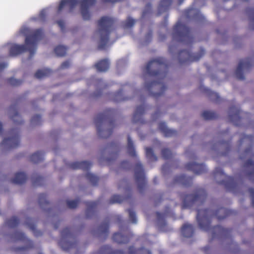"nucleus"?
I'll return each mask as SVG.
<instances>
[{"mask_svg": "<svg viewBox=\"0 0 254 254\" xmlns=\"http://www.w3.org/2000/svg\"><path fill=\"white\" fill-rule=\"evenodd\" d=\"M78 2L77 0H62L58 7V12L63 10L65 7H68L69 11H71Z\"/></svg>", "mask_w": 254, "mask_h": 254, "instance_id": "22", "label": "nucleus"}, {"mask_svg": "<svg viewBox=\"0 0 254 254\" xmlns=\"http://www.w3.org/2000/svg\"><path fill=\"white\" fill-rule=\"evenodd\" d=\"M162 194L159 196V198L155 200V204L156 205H157L159 203L161 202L162 200Z\"/></svg>", "mask_w": 254, "mask_h": 254, "instance_id": "63", "label": "nucleus"}, {"mask_svg": "<svg viewBox=\"0 0 254 254\" xmlns=\"http://www.w3.org/2000/svg\"><path fill=\"white\" fill-rule=\"evenodd\" d=\"M67 49L65 46L59 45L54 49V52L57 56L64 57L66 55Z\"/></svg>", "mask_w": 254, "mask_h": 254, "instance_id": "39", "label": "nucleus"}, {"mask_svg": "<svg viewBox=\"0 0 254 254\" xmlns=\"http://www.w3.org/2000/svg\"><path fill=\"white\" fill-rule=\"evenodd\" d=\"M7 83L12 86H18L21 84L22 80L16 79L13 77L8 78L6 80Z\"/></svg>", "mask_w": 254, "mask_h": 254, "instance_id": "50", "label": "nucleus"}, {"mask_svg": "<svg viewBox=\"0 0 254 254\" xmlns=\"http://www.w3.org/2000/svg\"><path fill=\"white\" fill-rule=\"evenodd\" d=\"M158 128L165 137H172L177 134V131L175 130L169 129L164 122L160 123Z\"/></svg>", "mask_w": 254, "mask_h": 254, "instance_id": "26", "label": "nucleus"}, {"mask_svg": "<svg viewBox=\"0 0 254 254\" xmlns=\"http://www.w3.org/2000/svg\"><path fill=\"white\" fill-rule=\"evenodd\" d=\"M145 154L146 158L151 161H156L157 157L154 153L153 149L151 147L145 148Z\"/></svg>", "mask_w": 254, "mask_h": 254, "instance_id": "42", "label": "nucleus"}, {"mask_svg": "<svg viewBox=\"0 0 254 254\" xmlns=\"http://www.w3.org/2000/svg\"><path fill=\"white\" fill-rule=\"evenodd\" d=\"M57 23L58 24L59 26L61 27L62 29H63L64 28V22L62 20H59L57 21Z\"/></svg>", "mask_w": 254, "mask_h": 254, "instance_id": "62", "label": "nucleus"}, {"mask_svg": "<svg viewBox=\"0 0 254 254\" xmlns=\"http://www.w3.org/2000/svg\"><path fill=\"white\" fill-rule=\"evenodd\" d=\"M127 99L126 97L123 96V92L122 90H120L114 94L113 101L115 102H120L125 101Z\"/></svg>", "mask_w": 254, "mask_h": 254, "instance_id": "48", "label": "nucleus"}, {"mask_svg": "<svg viewBox=\"0 0 254 254\" xmlns=\"http://www.w3.org/2000/svg\"><path fill=\"white\" fill-rule=\"evenodd\" d=\"M27 180V176L23 172H18L15 174L14 177L11 180V182L15 184H23Z\"/></svg>", "mask_w": 254, "mask_h": 254, "instance_id": "30", "label": "nucleus"}, {"mask_svg": "<svg viewBox=\"0 0 254 254\" xmlns=\"http://www.w3.org/2000/svg\"><path fill=\"white\" fill-rule=\"evenodd\" d=\"M213 173L217 183L224 186L227 191L234 193L238 191L240 186L238 181L234 178L226 175L221 168H216Z\"/></svg>", "mask_w": 254, "mask_h": 254, "instance_id": "6", "label": "nucleus"}, {"mask_svg": "<svg viewBox=\"0 0 254 254\" xmlns=\"http://www.w3.org/2000/svg\"><path fill=\"white\" fill-rule=\"evenodd\" d=\"M241 111L235 106L230 108L229 118L230 121L236 126L240 125L241 121Z\"/></svg>", "mask_w": 254, "mask_h": 254, "instance_id": "18", "label": "nucleus"}, {"mask_svg": "<svg viewBox=\"0 0 254 254\" xmlns=\"http://www.w3.org/2000/svg\"><path fill=\"white\" fill-rule=\"evenodd\" d=\"M99 254H125L124 252L120 250L113 251L108 245L102 247L99 250Z\"/></svg>", "mask_w": 254, "mask_h": 254, "instance_id": "34", "label": "nucleus"}, {"mask_svg": "<svg viewBox=\"0 0 254 254\" xmlns=\"http://www.w3.org/2000/svg\"><path fill=\"white\" fill-rule=\"evenodd\" d=\"M11 136L5 138L0 144L6 149L9 150L17 147L20 144L19 131L17 129H12L10 131Z\"/></svg>", "mask_w": 254, "mask_h": 254, "instance_id": "12", "label": "nucleus"}, {"mask_svg": "<svg viewBox=\"0 0 254 254\" xmlns=\"http://www.w3.org/2000/svg\"><path fill=\"white\" fill-rule=\"evenodd\" d=\"M249 191L250 193L251 197L252 198V202L253 205L254 206V189L253 188H250L249 189Z\"/></svg>", "mask_w": 254, "mask_h": 254, "instance_id": "59", "label": "nucleus"}, {"mask_svg": "<svg viewBox=\"0 0 254 254\" xmlns=\"http://www.w3.org/2000/svg\"><path fill=\"white\" fill-rule=\"evenodd\" d=\"M98 203V202L96 201L86 202V205L87 206L86 215L87 218H90L92 214H94L97 206Z\"/></svg>", "mask_w": 254, "mask_h": 254, "instance_id": "31", "label": "nucleus"}, {"mask_svg": "<svg viewBox=\"0 0 254 254\" xmlns=\"http://www.w3.org/2000/svg\"><path fill=\"white\" fill-rule=\"evenodd\" d=\"M175 182L180 183L184 186L188 187L192 184V178L190 177H187L184 175L177 176L175 178Z\"/></svg>", "mask_w": 254, "mask_h": 254, "instance_id": "29", "label": "nucleus"}, {"mask_svg": "<svg viewBox=\"0 0 254 254\" xmlns=\"http://www.w3.org/2000/svg\"><path fill=\"white\" fill-rule=\"evenodd\" d=\"M11 238L14 241H20L24 242L26 245L22 247H17L14 249V251L16 252H25L27 251L29 249L33 248V242L28 239L24 233L19 232L16 231L12 235Z\"/></svg>", "mask_w": 254, "mask_h": 254, "instance_id": "13", "label": "nucleus"}, {"mask_svg": "<svg viewBox=\"0 0 254 254\" xmlns=\"http://www.w3.org/2000/svg\"><path fill=\"white\" fill-rule=\"evenodd\" d=\"M131 236L129 229L126 227L123 230H121L120 232L114 233L112 239L113 241L118 244H126L129 242Z\"/></svg>", "mask_w": 254, "mask_h": 254, "instance_id": "15", "label": "nucleus"}, {"mask_svg": "<svg viewBox=\"0 0 254 254\" xmlns=\"http://www.w3.org/2000/svg\"><path fill=\"white\" fill-rule=\"evenodd\" d=\"M7 66V64L4 63H0V71L3 70Z\"/></svg>", "mask_w": 254, "mask_h": 254, "instance_id": "64", "label": "nucleus"}, {"mask_svg": "<svg viewBox=\"0 0 254 254\" xmlns=\"http://www.w3.org/2000/svg\"><path fill=\"white\" fill-rule=\"evenodd\" d=\"M181 231L184 237L190 238L194 234V228L192 225L186 223L182 226Z\"/></svg>", "mask_w": 254, "mask_h": 254, "instance_id": "27", "label": "nucleus"}, {"mask_svg": "<svg viewBox=\"0 0 254 254\" xmlns=\"http://www.w3.org/2000/svg\"><path fill=\"white\" fill-rule=\"evenodd\" d=\"M79 202V199H77L73 200H67L66 204L69 208L73 209L75 208Z\"/></svg>", "mask_w": 254, "mask_h": 254, "instance_id": "53", "label": "nucleus"}, {"mask_svg": "<svg viewBox=\"0 0 254 254\" xmlns=\"http://www.w3.org/2000/svg\"><path fill=\"white\" fill-rule=\"evenodd\" d=\"M253 65V62L252 59L247 58L245 60H241L237 67L235 71V74L237 78L240 80L245 79L243 70V68L249 69Z\"/></svg>", "mask_w": 254, "mask_h": 254, "instance_id": "16", "label": "nucleus"}, {"mask_svg": "<svg viewBox=\"0 0 254 254\" xmlns=\"http://www.w3.org/2000/svg\"><path fill=\"white\" fill-rule=\"evenodd\" d=\"M97 70L99 72H106L110 67V62L108 59H105L98 61L94 65Z\"/></svg>", "mask_w": 254, "mask_h": 254, "instance_id": "25", "label": "nucleus"}, {"mask_svg": "<svg viewBox=\"0 0 254 254\" xmlns=\"http://www.w3.org/2000/svg\"><path fill=\"white\" fill-rule=\"evenodd\" d=\"M152 12V6L151 3H147L142 14V17L145 18L147 15L150 14Z\"/></svg>", "mask_w": 254, "mask_h": 254, "instance_id": "52", "label": "nucleus"}, {"mask_svg": "<svg viewBox=\"0 0 254 254\" xmlns=\"http://www.w3.org/2000/svg\"><path fill=\"white\" fill-rule=\"evenodd\" d=\"M114 112V110L108 109L106 110L103 113L98 114L95 118L94 122L97 133L100 137L107 138L112 133V129L102 130L101 127L105 121L110 118L111 115H112Z\"/></svg>", "mask_w": 254, "mask_h": 254, "instance_id": "8", "label": "nucleus"}, {"mask_svg": "<svg viewBox=\"0 0 254 254\" xmlns=\"http://www.w3.org/2000/svg\"><path fill=\"white\" fill-rule=\"evenodd\" d=\"M52 73V70L49 68H44L38 70L35 73V77L40 79L49 76Z\"/></svg>", "mask_w": 254, "mask_h": 254, "instance_id": "36", "label": "nucleus"}, {"mask_svg": "<svg viewBox=\"0 0 254 254\" xmlns=\"http://www.w3.org/2000/svg\"><path fill=\"white\" fill-rule=\"evenodd\" d=\"M172 36V43H191L193 42V37L190 34V28L178 22L173 27Z\"/></svg>", "mask_w": 254, "mask_h": 254, "instance_id": "7", "label": "nucleus"}, {"mask_svg": "<svg viewBox=\"0 0 254 254\" xmlns=\"http://www.w3.org/2000/svg\"><path fill=\"white\" fill-rule=\"evenodd\" d=\"M204 91L212 101L215 102H218L219 101L220 97L217 93L213 92L207 88H205Z\"/></svg>", "mask_w": 254, "mask_h": 254, "instance_id": "41", "label": "nucleus"}, {"mask_svg": "<svg viewBox=\"0 0 254 254\" xmlns=\"http://www.w3.org/2000/svg\"><path fill=\"white\" fill-rule=\"evenodd\" d=\"M135 23V20L131 18H128L125 22V27L127 28L131 27Z\"/></svg>", "mask_w": 254, "mask_h": 254, "instance_id": "56", "label": "nucleus"}, {"mask_svg": "<svg viewBox=\"0 0 254 254\" xmlns=\"http://www.w3.org/2000/svg\"><path fill=\"white\" fill-rule=\"evenodd\" d=\"M169 66L166 60L162 57H159L148 62L145 67L146 73L150 77H155L157 80L145 83V88L149 95L155 98L162 95L167 88L163 82V79L167 75V69Z\"/></svg>", "mask_w": 254, "mask_h": 254, "instance_id": "2", "label": "nucleus"}, {"mask_svg": "<svg viewBox=\"0 0 254 254\" xmlns=\"http://www.w3.org/2000/svg\"><path fill=\"white\" fill-rule=\"evenodd\" d=\"M86 179L93 185H97L99 181V178L93 174L88 173L85 176Z\"/></svg>", "mask_w": 254, "mask_h": 254, "instance_id": "45", "label": "nucleus"}, {"mask_svg": "<svg viewBox=\"0 0 254 254\" xmlns=\"http://www.w3.org/2000/svg\"><path fill=\"white\" fill-rule=\"evenodd\" d=\"M38 202L41 208L46 209L44 205H49V202L47 200V195L45 193H40L38 197Z\"/></svg>", "mask_w": 254, "mask_h": 254, "instance_id": "40", "label": "nucleus"}, {"mask_svg": "<svg viewBox=\"0 0 254 254\" xmlns=\"http://www.w3.org/2000/svg\"><path fill=\"white\" fill-rule=\"evenodd\" d=\"M134 177L138 191L142 193L146 187V180L143 166L140 162L136 163L135 165Z\"/></svg>", "mask_w": 254, "mask_h": 254, "instance_id": "10", "label": "nucleus"}, {"mask_svg": "<svg viewBox=\"0 0 254 254\" xmlns=\"http://www.w3.org/2000/svg\"><path fill=\"white\" fill-rule=\"evenodd\" d=\"M109 148L111 149H115V152L113 153L114 159L116 158L118 155V152L119 151V145L115 143H112L109 145Z\"/></svg>", "mask_w": 254, "mask_h": 254, "instance_id": "54", "label": "nucleus"}, {"mask_svg": "<svg viewBox=\"0 0 254 254\" xmlns=\"http://www.w3.org/2000/svg\"><path fill=\"white\" fill-rule=\"evenodd\" d=\"M202 118L205 120H212L217 118L218 115L214 112L204 111L201 114Z\"/></svg>", "mask_w": 254, "mask_h": 254, "instance_id": "38", "label": "nucleus"}, {"mask_svg": "<svg viewBox=\"0 0 254 254\" xmlns=\"http://www.w3.org/2000/svg\"><path fill=\"white\" fill-rule=\"evenodd\" d=\"M69 66L70 62L68 61H66L61 64L60 68V69H64L68 68Z\"/></svg>", "mask_w": 254, "mask_h": 254, "instance_id": "58", "label": "nucleus"}, {"mask_svg": "<svg viewBox=\"0 0 254 254\" xmlns=\"http://www.w3.org/2000/svg\"><path fill=\"white\" fill-rule=\"evenodd\" d=\"M179 196L182 203V209H186L190 208L195 204L203 203L206 198L207 193L203 189L198 188L192 194L181 193Z\"/></svg>", "mask_w": 254, "mask_h": 254, "instance_id": "5", "label": "nucleus"}, {"mask_svg": "<svg viewBox=\"0 0 254 254\" xmlns=\"http://www.w3.org/2000/svg\"><path fill=\"white\" fill-rule=\"evenodd\" d=\"M19 223V220L15 216H13L6 221V225L11 228L16 227Z\"/></svg>", "mask_w": 254, "mask_h": 254, "instance_id": "44", "label": "nucleus"}, {"mask_svg": "<svg viewBox=\"0 0 254 254\" xmlns=\"http://www.w3.org/2000/svg\"><path fill=\"white\" fill-rule=\"evenodd\" d=\"M187 170L193 172L195 174L200 175L206 172V168L203 164H198L195 162H190L186 165Z\"/></svg>", "mask_w": 254, "mask_h": 254, "instance_id": "19", "label": "nucleus"}, {"mask_svg": "<svg viewBox=\"0 0 254 254\" xmlns=\"http://www.w3.org/2000/svg\"><path fill=\"white\" fill-rule=\"evenodd\" d=\"M10 110L11 111V119L14 123L18 125L23 124V121L22 120L21 117L19 114L15 106H11L10 107Z\"/></svg>", "mask_w": 254, "mask_h": 254, "instance_id": "28", "label": "nucleus"}, {"mask_svg": "<svg viewBox=\"0 0 254 254\" xmlns=\"http://www.w3.org/2000/svg\"><path fill=\"white\" fill-rule=\"evenodd\" d=\"M137 251L133 247H130L128 249L129 254H136Z\"/></svg>", "mask_w": 254, "mask_h": 254, "instance_id": "61", "label": "nucleus"}, {"mask_svg": "<svg viewBox=\"0 0 254 254\" xmlns=\"http://www.w3.org/2000/svg\"><path fill=\"white\" fill-rule=\"evenodd\" d=\"M91 162L87 161L81 162H74L70 164V167L72 169H82L84 171H88L91 167Z\"/></svg>", "mask_w": 254, "mask_h": 254, "instance_id": "23", "label": "nucleus"}, {"mask_svg": "<svg viewBox=\"0 0 254 254\" xmlns=\"http://www.w3.org/2000/svg\"><path fill=\"white\" fill-rule=\"evenodd\" d=\"M172 2V0H161L158 6L157 16L167 10Z\"/></svg>", "mask_w": 254, "mask_h": 254, "instance_id": "33", "label": "nucleus"}, {"mask_svg": "<svg viewBox=\"0 0 254 254\" xmlns=\"http://www.w3.org/2000/svg\"><path fill=\"white\" fill-rule=\"evenodd\" d=\"M145 110V106L144 105H141L136 107L133 116V122L134 123H144V121L142 119V116L144 114Z\"/></svg>", "mask_w": 254, "mask_h": 254, "instance_id": "21", "label": "nucleus"}, {"mask_svg": "<svg viewBox=\"0 0 254 254\" xmlns=\"http://www.w3.org/2000/svg\"><path fill=\"white\" fill-rule=\"evenodd\" d=\"M31 123L33 125H39L41 123V116L39 115L34 116L31 120Z\"/></svg>", "mask_w": 254, "mask_h": 254, "instance_id": "55", "label": "nucleus"}, {"mask_svg": "<svg viewBox=\"0 0 254 254\" xmlns=\"http://www.w3.org/2000/svg\"><path fill=\"white\" fill-rule=\"evenodd\" d=\"M205 54V50L201 48L199 53L193 55L190 51L184 50L178 54V60L180 64H185L198 61Z\"/></svg>", "mask_w": 254, "mask_h": 254, "instance_id": "11", "label": "nucleus"}, {"mask_svg": "<svg viewBox=\"0 0 254 254\" xmlns=\"http://www.w3.org/2000/svg\"><path fill=\"white\" fill-rule=\"evenodd\" d=\"M170 212V208L166 207L164 213H161L159 212L156 213L157 221L160 225H166L165 217L169 215Z\"/></svg>", "mask_w": 254, "mask_h": 254, "instance_id": "32", "label": "nucleus"}, {"mask_svg": "<svg viewBox=\"0 0 254 254\" xmlns=\"http://www.w3.org/2000/svg\"><path fill=\"white\" fill-rule=\"evenodd\" d=\"M127 152L130 156L132 157L136 156L133 142L129 135L127 136Z\"/></svg>", "mask_w": 254, "mask_h": 254, "instance_id": "37", "label": "nucleus"}, {"mask_svg": "<svg viewBox=\"0 0 254 254\" xmlns=\"http://www.w3.org/2000/svg\"><path fill=\"white\" fill-rule=\"evenodd\" d=\"M73 235V234L70 227H66L61 231L62 240L59 242V245L64 250L68 251L74 247L75 243L64 240L67 238H72Z\"/></svg>", "mask_w": 254, "mask_h": 254, "instance_id": "14", "label": "nucleus"}, {"mask_svg": "<svg viewBox=\"0 0 254 254\" xmlns=\"http://www.w3.org/2000/svg\"><path fill=\"white\" fill-rule=\"evenodd\" d=\"M196 219L200 229L206 232L211 231L212 238L217 237H226L232 230L217 225L211 227V219L216 217L218 220H222L232 214L233 211L224 207H220L216 211L210 209H197Z\"/></svg>", "mask_w": 254, "mask_h": 254, "instance_id": "1", "label": "nucleus"}, {"mask_svg": "<svg viewBox=\"0 0 254 254\" xmlns=\"http://www.w3.org/2000/svg\"><path fill=\"white\" fill-rule=\"evenodd\" d=\"M24 34L29 33L25 38V44L18 45L16 44L11 45L9 53L10 56H16L23 52L28 51L30 53V58H31L36 50L37 43L43 36V31L42 29H37L31 31L28 28H24L22 30Z\"/></svg>", "mask_w": 254, "mask_h": 254, "instance_id": "3", "label": "nucleus"}, {"mask_svg": "<svg viewBox=\"0 0 254 254\" xmlns=\"http://www.w3.org/2000/svg\"><path fill=\"white\" fill-rule=\"evenodd\" d=\"M162 157L165 160L170 159L173 157V154L171 150L168 148H164L161 151Z\"/></svg>", "mask_w": 254, "mask_h": 254, "instance_id": "49", "label": "nucleus"}, {"mask_svg": "<svg viewBox=\"0 0 254 254\" xmlns=\"http://www.w3.org/2000/svg\"><path fill=\"white\" fill-rule=\"evenodd\" d=\"M115 20L113 18L108 16H103L98 21V32L100 35L98 49L103 50L109 39V35L113 30Z\"/></svg>", "mask_w": 254, "mask_h": 254, "instance_id": "4", "label": "nucleus"}, {"mask_svg": "<svg viewBox=\"0 0 254 254\" xmlns=\"http://www.w3.org/2000/svg\"><path fill=\"white\" fill-rule=\"evenodd\" d=\"M121 166L123 169H128L130 166L129 162L127 161H124L121 162Z\"/></svg>", "mask_w": 254, "mask_h": 254, "instance_id": "57", "label": "nucleus"}, {"mask_svg": "<svg viewBox=\"0 0 254 254\" xmlns=\"http://www.w3.org/2000/svg\"><path fill=\"white\" fill-rule=\"evenodd\" d=\"M127 211L129 214V220L131 221V222L134 224L136 223L137 218L136 217L135 212L131 209H127Z\"/></svg>", "mask_w": 254, "mask_h": 254, "instance_id": "51", "label": "nucleus"}, {"mask_svg": "<svg viewBox=\"0 0 254 254\" xmlns=\"http://www.w3.org/2000/svg\"><path fill=\"white\" fill-rule=\"evenodd\" d=\"M246 12L250 18L251 27L252 29L254 30V8H248Z\"/></svg>", "mask_w": 254, "mask_h": 254, "instance_id": "47", "label": "nucleus"}, {"mask_svg": "<svg viewBox=\"0 0 254 254\" xmlns=\"http://www.w3.org/2000/svg\"><path fill=\"white\" fill-rule=\"evenodd\" d=\"M25 225L33 232L34 235L36 237L41 236L42 235V233L40 231L37 230L36 222L32 218L27 217L25 220Z\"/></svg>", "mask_w": 254, "mask_h": 254, "instance_id": "24", "label": "nucleus"}, {"mask_svg": "<svg viewBox=\"0 0 254 254\" xmlns=\"http://www.w3.org/2000/svg\"><path fill=\"white\" fill-rule=\"evenodd\" d=\"M109 221H105L101 224L98 227L96 235L98 237L102 238L105 239L109 234Z\"/></svg>", "mask_w": 254, "mask_h": 254, "instance_id": "20", "label": "nucleus"}, {"mask_svg": "<svg viewBox=\"0 0 254 254\" xmlns=\"http://www.w3.org/2000/svg\"><path fill=\"white\" fill-rule=\"evenodd\" d=\"M96 0H81L80 10L83 18L84 20H88L90 19V14L89 11L90 7L95 4Z\"/></svg>", "mask_w": 254, "mask_h": 254, "instance_id": "17", "label": "nucleus"}, {"mask_svg": "<svg viewBox=\"0 0 254 254\" xmlns=\"http://www.w3.org/2000/svg\"><path fill=\"white\" fill-rule=\"evenodd\" d=\"M177 46L175 44H170L169 46V52L173 54L174 52V51L176 49Z\"/></svg>", "mask_w": 254, "mask_h": 254, "instance_id": "60", "label": "nucleus"}, {"mask_svg": "<svg viewBox=\"0 0 254 254\" xmlns=\"http://www.w3.org/2000/svg\"><path fill=\"white\" fill-rule=\"evenodd\" d=\"M128 198V197H124L120 195H114L111 197L109 203L110 204H113L115 203H120L124 202L125 200H127Z\"/></svg>", "mask_w": 254, "mask_h": 254, "instance_id": "43", "label": "nucleus"}, {"mask_svg": "<svg viewBox=\"0 0 254 254\" xmlns=\"http://www.w3.org/2000/svg\"><path fill=\"white\" fill-rule=\"evenodd\" d=\"M44 153L43 152L37 151L30 156V160L34 163H38L41 162L44 159Z\"/></svg>", "mask_w": 254, "mask_h": 254, "instance_id": "35", "label": "nucleus"}, {"mask_svg": "<svg viewBox=\"0 0 254 254\" xmlns=\"http://www.w3.org/2000/svg\"><path fill=\"white\" fill-rule=\"evenodd\" d=\"M254 157V154L253 153V149L252 147L247 148L243 152L240 158L242 160L246 158H249V159L245 163L244 167L247 169L250 170L247 173V177L252 182L254 183V162L252 160V158Z\"/></svg>", "mask_w": 254, "mask_h": 254, "instance_id": "9", "label": "nucleus"}, {"mask_svg": "<svg viewBox=\"0 0 254 254\" xmlns=\"http://www.w3.org/2000/svg\"><path fill=\"white\" fill-rule=\"evenodd\" d=\"M32 184L34 186H40L44 182V178L39 175H33L32 177Z\"/></svg>", "mask_w": 254, "mask_h": 254, "instance_id": "46", "label": "nucleus"}]
</instances>
